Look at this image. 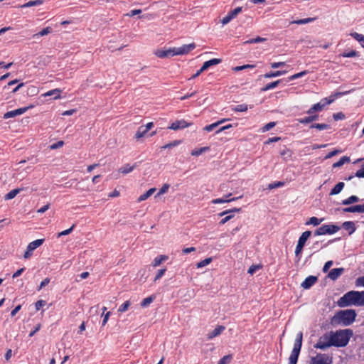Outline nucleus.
Listing matches in <instances>:
<instances>
[{
  "label": "nucleus",
  "instance_id": "f257e3e1",
  "mask_svg": "<svg viewBox=\"0 0 364 364\" xmlns=\"http://www.w3.org/2000/svg\"><path fill=\"white\" fill-rule=\"evenodd\" d=\"M340 307L349 306H364V291H350L338 301Z\"/></svg>",
  "mask_w": 364,
  "mask_h": 364
},
{
  "label": "nucleus",
  "instance_id": "f03ea898",
  "mask_svg": "<svg viewBox=\"0 0 364 364\" xmlns=\"http://www.w3.org/2000/svg\"><path fill=\"white\" fill-rule=\"evenodd\" d=\"M357 314L353 309L341 310L338 311L332 318V323L343 326H348L355 320Z\"/></svg>",
  "mask_w": 364,
  "mask_h": 364
},
{
  "label": "nucleus",
  "instance_id": "7ed1b4c3",
  "mask_svg": "<svg viewBox=\"0 0 364 364\" xmlns=\"http://www.w3.org/2000/svg\"><path fill=\"white\" fill-rule=\"evenodd\" d=\"M330 332L333 346L336 347H345L353 336V331L348 328Z\"/></svg>",
  "mask_w": 364,
  "mask_h": 364
},
{
  "label": "nucleus",
  "instance_id": "20e7f679",
  "mask_svg": "<svg viewBox=\"0 0 364 364\" xmlns=\"http://www.w3.org/2000/svg\"><path fill=\"white\" fill-rule=\"evenodd\" d=\"M302 340L303 333L302 332H299L294 341V348L289 358V364H296L302 346Z\"/></svg>",
  "mask_w": 364,
  "mask_h": 364
},
{
  "label": "nucleus",
  "instance_id": "39448f33",
  "mask_svg": "<svg viewBox=\"0 0 364 364\" xmlns=\"http://www.w3.org/2000/svg\"><path fill=\"white\" fill-rule=\"evenodd\" d=\"M333 346L331 332H328L321 336L318 342L314 345V348L320 350H326L328 348Z\"/></svg>",
  "mask_w": 364,
  "mask_h": 364
},
{
  "label": "nucleus",
  "instance_id": "423d86ee",
  "mask_svg": "<svg viewBox=\"0 0 364 364\" xmlns=\"http://www.w3.org/2000/svg\"><path fill=\"white\" fill-rule=\"evenodd\" d=\"M340 228L333 224L323 225L314 232L315 235H332L337 232Z\"/></svg>",
  "mask_w": 364,
  "mask_h": 364
},
{
  "label": "nucleus",
  "instance_id": "0eeeda50",
  "mask_svg": "<svg viewBox=\"0 0 364 364\" xmlns=\"http://www.w3.org/2000/svg\"><path fill=\"white\" fill-rule=\"evenodd\" d=\"M335 100V96H331L329 97L323 98L321 100V102L314 105L306 113L309 114H311L315 112L321 111L322 109L328 105L331 104Z\"/></svg>",
  "mask_w": 364,
  "mask_h": 364
},
{
  "label": "nucleus",
  "instance_id": "6e6552de",
  "mask_svg": "<svg viewBox=\"0 0 364 364\" xmlns=\"http://www.w3.org/2000/svg\"><path fill=\"white\" fill-rule=\"evenodd\" d=\"M332 358L327 354L317 353L310 359V364H331Z\"/></svg>",
  "mask_w": 364,
  "mask_h": 364
},
{
  "label": "nucleus",
  "instance_id": "1a4fd4ad",
  "mask_svg": "<svg viewBox=\"0 0 364 364\" xmlns=\"http://www.w3.org/2000/svg\"><path fill=\"white\" fill-rule=\"evenodd\" d=\"M240 210H241L240 208H235L233 209L227 210H225V211L220 213L219 214L220 216H223L225 215H227L220 220V223L223 224V225L226 223L228 221H229L234 217V214H233L234 213H239L240 211Z\"/></svg>",
  "mask_w": 364,
  "mask_h": 364
},
{
  "label": "nucleus",
  "instance_id": "9d476101",
  "mask_svg": "<svg viewBox=\"0 0 364 364\" xmlns=\"http://www.w3.org/2000/svg\"><path fill=\"white\" fill-rule=\"evenodd\" d=\"M31 107H33V106L21 107V108H18V109H16L14 110L7 112L4 114V119H6L15 117L18 115H21V114H24Z\"/></svg>",
  "mask_w": 364,
  "mask_h": 364
},
{
  "label": "nucleus",
  "instance_id": "9b49d317",
  "mask_svg": "<svg viewBox=\"0 0 364 364\" xmlns=\"http://www.w3.org/2000/svg\"><path fill=\"white\" fill-rule=\"evenodd\" d=\"M242 11L241 7H237L234 10L231 11L228 13L227 16H225L222 20L221 23L223 25H226L229 22H230L233 18H235L240 12Z\"/></svg>",
  "mask_w": 364,
  "mask_h": 364
},
{
  "label": "nucleus",
  "instance_id": "f8f14e48",
  "mask_svg": "<svg viewBox=\"0 0 364 364\" xmlns=\"http://www.w3.org/2000/svg\"><path fill=\"white\" fill-rule=\"evenodd\" d=\"M191 124L187 122L186 121L181 119V120H177L174 122H173L170 127H168V129L172 130H178L186 128L189 127Z\"/></svg>",
  "mask_w": 364,
  "mask_h": 364
},
{
  "label": "nucleus",
  "instance_id": "ddd939ff",
  "mask_svg": "<svg viewBox=\"0 0 364 364\" xmlns=\"http://www.w3.org/2000/svg\"><path fill=\"white\" fill-rule=\"evenodd\" d=\"M196 48V44L194 43L190 44L183 45L181 47H178L179 55H186L190 53Z\"/></svg>",
  "mask_w": 364,
  "mask_h": 364
},
{
  "label": "nucleus",
  "instance_id": "4468645a",
  "mask_svg": "<svg viewBox=\"0 0 364 364\" xmlns=\"http://www.w3.org/2000/svg\"><path fill=\"white\" fill-rule=\"evenodd\" d=\"M316 280L317 278L316 277L309 276L301 283V287L305 289H308L316 283Z\"/></svg>",
  "mask_w": 364,
  "mask_h": 364
},
{
  "label": "nucleus",
  "instance_id": "2eb2a0df",
  "mask_svg": "<svg viewBox=\"0 0 364 364\" xmlns=\"http://www.w3.org/2000/svg\"><path fill=\"white\" fill-rule=\"evenodd\" d=\"M343 271H344L343 268L332 269L329 272L328 277L332 280H336L342 274Z\"/></svg>",
  "mask_w": 364,
  "mask_h": 364
},
{
  "label": "nucleus",
  "instance_id": "dca6fc26",
  "mask_svg": "<svg viewBox=\"0 0 364 364\" xmlns=\"http://www.w3.org/2000/svg\"><path fill=\"white\" fill-rule=\"evenodd\" d=\"M225 330V327L223 326H218L214 330L209 332L208 334V338L212 339L218 336H219L223 331Z\"/></svg>",
  "mask_w": 364,
  "mask_h": 364
},
{
  "label": "nucleus",
  "instance_id": "f3484780",
  "mask_svg": "<svg viewBox=\"0 0 364 364\" xmlns=\"http://www.w3.org/2000/svg\"><path fill=\"white\" fill-rule=\"evenodd\" d=\"M220 62H221V60L218 59V58H213L210 60H208V61L205 62L203 63V65H202V67H201L202 70L205 71L207 69H208L210 67L219 64Z\"/></svg>",
  "mask_w": 364,
  "mask_h": 364
},
{
  "label": "nucleus",
  "instance_id": "a211bd4d",
  "mask_svg": "<svg viewBox=\"0 0 364 364\" xmlns=\"http://www.w3.org/2000/svg\"><path fill=\"white\" fill-rule=\"evenodd\" d=\"M311 231H305L299 237L297 245L299 246H302L303 247L305 245L306 242L311 236Z\"/></svg>",
  "mask_w": 364,
  "mask_h": 364
},
{
  "label": "nucleus",
  "instance_id": "6ab92c4d",
  "mask_svg": "<svg viewBox=\"0 0 364 364\" xmlns=\"http://www.w3.org/2000/svg\"><path fill=\"white\" fill-rule=\"evenodd\" d=\"M43 239H38L30 242L27 246L28 250L33 252V250L39 247L43 243Z\"/></svg>",
  "mask_w": 364,
  "mask_h": 364
},
{
  "label": "nucleus",
  "instance_id": "aec40b11",
  "mask_svg": "<svg viewBox=\"0 0 364 364\" xmlns=\"http://www.w3.org/2000/svg\"><path fill=\"white\" fill-rule=\"evenodd\" d=\"M23 190H24V188H19L14 189L5 195L4 199L6 200H11V199L14 198L17 196V194H18L20 192H21Z\"/></svg>",
  "mask_w": 364,
  "mask_h": 364
},
{
  "label": "nucleus",
  "instance_id": "412c9836",
  "mask_svg": "<svg viewBox=\"0 0 364 364\" xmlns=\"http://www.w3.org/2000/svg\"><path fill=\"white\" fill-rule=\"evenodd\" d=\"M168 257L165 255H161L156 257H155L152 262V266L154 267H156L159 266L162 262L166 261Z\"/></svg>",
  "mask_w": 364,
  "mask_h": 364
},
{
  "label": "nucleus",
  "instance_id": "4be33fe9",
  "mask_svg": "<svg viewBox=\"0 0 364 364\" xmlns=\"http://www.w3.org/2000/svg\"><path fill=\"white\" fill-rule=\"evenodd\" d=\"M61 90L60 89H53L48 91L47 92L43 94V97H50L53 96L55 100L60 98Z\"/></svg>",
  "mask_w": 364,
  "mask_h": 364
},
{
  "label": "nucleus",
  "instance_id": "5701e85b",
  "mask_svg": "<svg viewBox=\"0 0 364 364\" xmlns=\"http://www.w3.org/2000/svg\"><path fill=\"white\" fill-rule=\"evenodd\" d=\"M343 228L348 231L349 235L353 234L355 230V223L352 221H346L343 223Z\"/></svg>",
  "mask_w": 364,
  "mask_h": 364
},
{
  "label": "nucleus",
  "instance_id": "b1692460",
  "mask_svg": "<svg viewBox=\"0 0 364 364\" xmlns=\"http://www.w3.org/2000/svg\"><path fill=\"white\" fill-rule=\"evenodd\" d=\"M156 191V188H151L149 189L146 193H144V194L141 195L138 198L137 201L138 202H141V201H144V200H146L151 196H152L155 193Z\"/></svg>",
  "mask_w": 364,
  "mask_h": 364
},
{
  "label": "nucleus",
  "instance_id": "393cba45",
  "mask_svg": "<svg viewBox=\"0 0 364 364\" xmlns=\"http://www.w3.org/2000/svg\"><path fill=\"white\" fill-rule=\"evenodd\" d=\"M242 196H240L239 197H237V198H216V199H213L211 203L213 204H219V203H230V202H232V201H234L235 200H237L239 198H241Z\"/></svg>",
  "mask_w": 364,
  "mask_h": 364
},
{
  "label": "nucleus",
  "instance_id": "a878e982",
  "mask_svg": "<svg viewBox=\"0 0 364 364\" xmlns=\"http://www.w3.org/2000/svg\"><path fill=\"white\" fill-rule=\"evenodd\" d=\"M344 186H345V184L343 182H339L331 191L330 195L333 196V195H337V194L340 193L342 191Z\"/></svg>",
  "mask_w": 364,
  "mask_h": 364
},
{
  "label": "nucleus",
  "instance_id": "bb28decb",
  "mask_svg": "<svg viewBox=\"0 0 364 364\" xmlns=\"http://www.w3.org/2000/svg\"><path fill=\"white\" fill-rule=\"evenodd\" d=\"M350 36H352L354 39L359 42L360 46L364 48V35L360 34L356 32H353L350 33Z\"/></svg>",
  "mask_w": 364,
  "mask_h": 364
},
{
  "label": "nucleus",
  "instance_id": "cd10ccee",
  "mask_svg": "<svg viewBox=\"0 0 364 364\" xmlns=\"http://www.w3.org/2000/svg\"><path fill=\"white\" fill-rule=\"evenodd\" d=\"M285 73H286V71H282V70H277V71H274V72H269V73H265L264 75V77H265V78H274V77H279V76L283 75Z\"/></svg>",
  "mask_w": 364,
  "mask_h": 364
},
{
  "label": "nucleus",
  "instance_id": "c85d7f7f",
  "mask_svg": "<svg viewBox=\"0 0 364 364\" xmlns=\"http://www.w3.org/2000/svg\"><path fill=\"white\" fill-rule=\"evenodd\" d=\"M209 150H210L209 146H204V147H201V148H198V149H195L191 151V155L194 156H198Z\"/></svg>",
  "mask_w": 364,
  "mask_h": 364
},
{
  "label": "nucleus",
  "instance_id": "c756f323",
  "mask_svg": "<svg viewBox=\"0 0 364 364\" xmlns=\"http://www.w3.org/2000/svg\"><path fill=\"white\" fill-rule=\"evenodd\" d=\"M136 167V164L131 166L129 164H126L124 166L121 167L119 169V171L123 174H127L131 173Z\"/></svg>",
  "mask_w": 364,
  "mask_h": 364
},
{
  "label": "nucleus",
  "instance_id": "7c9ffc66",
  "mask_svg": "<svg viewBox=\"0 0 364 364\" xmlns=\"http://www.w3.org/2000/svg\"><path fill=\"white\" fill-rule=\"evenodd\" d=\"M322 221H323V218L318 219L316 217H311L305 223L306 225H312L314 226L318 225Z\"/></svg>",
  "mask_w": 364,
  "mask_h": 364
},
{
  "label": "nucleus",
  "instance_id": "2f4dec72",
  "mask_svg": "<svg viewBox=\"0 0 364 364\" xmlns=\"http://www.w3.org/2000/svg\"><path fill=\"white\" fill-rule=\"evenodd\" d=\"M359 201V198L356 196H351L349 198L342 200L341 204L344 205H348L354 203H357Z\"/></svg>",
  "mask_w": 364,
  "mask_h": 364
},
{
  "label": "nucleus",
  "instance_id": "473e14b6",
  "mask_svg": "<svg viewBox=\"0 0 364 364\" xmlns=\"http://www.w3.org/2000/svg\"><path fill=\"white\" fill-rule=\"evenodd\" d=\"M281 82H282V80H278L277 81L268 83L264 87L262 88V91L265 92L267 90H272V89L275 88Z\"/></svg>",
  "mask_w": 364,
  "mask_h": 364
},
{
  "label": "nucleus",
  "instance_id": "72a5a7b5",
  "mask_svg": "<svg viewBox=\"0 0 364 364\" xmlns=\"http://www.w3.org/2000/svg\"><path fill=\"white\" fill-rule=\"evenodd\" d=\"M154 54L158 58H164L170 57L169 53L168 52V49L167 50H162V49L156 50L154 51Z\"/></svg>",
  "mask_w": 364,
  "mask_h": 364
},
{
  "label": "nucleus",
  "instance_id": "f704fd0d",
  "mask_svg": "<svg viewBox=\"0 0 364 364\" xmlns=\"http://www.w3.org/2000/svg\"><path fill=\"white\" fill-rule=\"evenodd\" d=\"M155 299V296L152 295L144 299L141 302V306L143 308H146L149 306L153 301Z\"/></svg>",
  "mask_w": 364,
  "mask_h": 364
},
{
  "label": "nucleus",
  "instance_id": "c9c22d12",
  "mask_svg": "<svg viewBox=\"0 0 364 364\" xmlns=\"http://www.w3.org/2000/svg\"><path fill=\"white\" fill-rule=\"evenodd\" d=\"M231 109L234 112H244L247 111L248 106L246 104H240L232 107Z\"/></svg>",
  "mask_w": 364,
  "mask_h": 364
},
{
  "label": "nucleus",
  "instance_id": "e433bc0d",
  "mask_svg": "<svg viewBox=\"0 0 364 364\" xmlns=\"http://www.w3.org/2000/svg\"><path fill=\"white\" fill-rule=\"evenodd\" d=\"M318 118V115H311L305 118L298 119L299 122L301 124H309L313 121L316 120Z\"/></svg>",
  "mask_w": 364,
  "mask_h": 364
},
{
  "label": "nucleus",
  "instance_id": "4c0bfd02",
  "mask_svg": "<svg viewBox=\"0 0 364 364\" xmlns=\"http://www.w3.org/2000/svg\"><path fill=\"white\" fill-rule=\"evenodd\" d=\"M343 210L345 213H361L360 205L348 207V208H344Z\"/></svg>",
  "mask_w": 364,
  "mask_h": 364
},
{
  "label": "nucleus",
  "instance_id": "58836bf2",
  "mask_svg": "<svg viewBox=\"0 0 364 364\" xmlns=\"http://www.w3.org/2000/svg\"><path fill=\"white\" fill-rule=\"evenodd\" d=\"M43 4V1L41 0H35V1H30L23 5L21 6V8H27L31 6H39Z\"/></svg>",
  "mask_w": 364,
  "mask_h": 364
},
{
  "label": "nucleus",
  "instance_id": "ea45409f",
  "mask_svg": "<svg viewBox=\"0 0 364 364\" xmlns=\"http://www.w3.org/2000/svg\"><path fill=\"white\" fill-rule=\"evenodd\" d=\"M349 161H350V157L346 156H343L339 159L338 161L333 164V167H334V168L340 167V166H343L345 163H348Z\"/></svg>",
  "mask_w": 364,
  "mask_h": 364
},
{
  "label": "nucleus",
  "instance_id": "a19ab883",
  "mask_svg": "<svg viewBox=\"0 0 364 364\" xmlns=\"http://www.w3.org/2000/svg\"><path fill=\"white\" fill-rule=\"evenodd\" d=\"M147 132H148L146 130V129L144 127V126H141L139 127L138 130L136 131V132L135 134V138L140 139V138L143 137L144 136H145V134Z\"/></svg>",
  "mask_w": 364,
  "mask_h": 364
},
{
  "label": "nucleus",
  "instance_id": "79ce46f5",
  "mask_svg": "<svg viewBox=\"0 0 364 364\" xmlns=\"http://www.w3.org/2000/svg\"><path fill=\"white\" fill-rule=\"evenodd\" d=\"M314 18H303V19H299V20H295V21H293L291 23H295V24H306V23H311L314 21Z\"/></svg>",
  "mask_w": 364,
  "mask_h": 364
},
{
  "label": "nucleus",
  "instance_id": "37998d69",
  "mask_svg": "<svg viewBox=\"0 0 364 364\" xmlns=\"http://www.w3.org/2000/svg\"><path fill=\"white\" fill-rule=\"evenodd\" d=\"M211 262H212V258L208 257V258H206V259L198 262L196 264V267L198 269L203 268V267L208 265Z\"/></svg>",
  "mask_w": 364,
  "mask_h": 364
},
{
  "label": "nucleus",
  "instance_id": "c03bdc74",
  "mask_svg": "<svg viewBox=\"0 0 364 364\" xmlns=\"http://www.w3.org/2000/svg\"><path fill=\"white\" fill-rule=\"evenodd\" d=\"M52 31V29L50 27H46L45 28H43L41 31H40L39 33L35 34L33 36L34 38H37L38 36H46V35H48L50 33H51Z\"/></svg>",
  "mask_w": 364,
  "mask_h": 364
},
{
  "label": "nucleus",
  "instance_id": "a18cd8bd",
  "mask_svg": "<svg viewBox=\"0 0 364 364\" xmlns=\"http://www.w3.org/2000/svg\"><path fill=\"white\" fill-rule=\"evenodd\" d=\"M232 359V355L223 356L218 363V364H229Z\"/></svg>",
  "mask_w": 364,
  "mask_h": 364
},
{
  "label": "nucleus",
  "instance_id": "49530a36",
  "mask_svg": "<svg viewBox=\"0 0 364 364\" xmlns=\"http://www.w3.org/2000/svg\"><path fill=\"white\" fill-rule=\"evenodd\" d=\"M181 143V141L180 140H175V141H171V143H168V144L163 146L162 149H171L172 147L179 145Z\"/></svg>",
  "mask_w": 364,
  "mask_h": 364
},
{
  "label": "nucleus",
  "instance_id": "de8ad7c7",
  "mask_svg": "<svg viewBox=\"0 0 364 364\" xmlns=\"http://www.w3.org/2000/svg\"><path fill=\"white\" fill-rule=\"evenodd\" d=\"M265 41H266V38H264L257 37L255 38H252V39L247 41L245 43H249V44L257 43L264 42Z\"/></svg>",
  "mask_w": 364,
  "mask_h": 364
},
{
  "label": "nucleus",
  "instance_id": "09e8293b",
  "mask_svg": "<svg viewBox=\"0 0 364 364\" xmlns=\"http://www.w3.org/2000/svg\"><path fill=\"white\" fill-rule=\"evenodd\" d=\"M131 303L129 301H126L123 303L118 309L119 312H125L128 308L130 306Z\"/></svg>",
  "mask_w": 364,
  "mask_h": 364
},
{
  "label": "nucleus",
  "instance_id": "8fccbe9b",
  "mask_svg": "<svg viewBox=\"0 0 364 364\" xmlns=\"http://www.w3.org/2000/svg\"><path fill=\"white\" fill-rule=\"evenodd\" d=\"M255 67V65L247 64V65H241V66L235 67L232 68V70L234 71L237 72V71H240V70L247 69V68H254Z\"/></svg>",
  "mask_w": 364,
  "mask_h": 364
},
{
  "label": "nucleus",
  "instance_id": "3c124183",
  "mask_svg": "<svg viewBox=\"0 0 364 364\" xmlns=\"http://www.w3.org/2000/svg\"><path fill=\"white\" fill-rule=\"evenodd\" d=\"M169 186H170L168 183L164 184L155 197H158L166 193L168 191Z\"/></svg>",
  "mask_w": 364,
  "mask_h": 364
},
{
  "label": "nucleus",
  "instance_id": "603ef678",
  "mask_svg": "<svg viewBox=\"0 0 364 364\" xmlns=\"http://www.w3.org/2000/svg\"><path fill=\"white\" fill-rule=\"evenodd\" d=\"M311 128H316L319 130H324L329 128V125L326 124H314L311 126Z\"/></svg>",
  "mask_w": 364,
  "mask_h": 364
},
{
  "label": "nucleus",
  "instance_id": "864d4df0",
  "mask_svg": "<svg viewBox=\"0 0 364 364\" xmlns=\"http://www.w3.org/2000/svg\"><path fill=\"white\" fill-rule=\"evenodd\" d=\"M308 72L306 70H304V71L296 73V74L292 75L291 76H290L289 77V80H296L297 78L301 77L304 76Z\"/></svg>",
  "mask_w": 364,
  "mask_h": 364
},
{
  "label": "nucleus",
  "instance_id": "5fc2aeb1",
  "mask_svg": "<svg viewBox=\"0 0 364 364\" xmlns=\"http://www.w3.org/2000/svg\"><path fill=\"white\" fill-rule=\"evenodd\" d=\"M261 268L262 266L259 264L252 265L248 269V273L252 275L254 273H255L257 270L260 269Z\"/></svg>",
  "mask_w": 364,
  "mask_h": 364
},
{
  "label": "nucleus",
  "instance_id": "6e6d98bb",
  "mask_svg": "<svg viewBox=\"0 0 364 364\" xmlns=\"http://www.w3.org/2000/svg\"><path fill=\"white\" fill-rule=\"evenodd\" d=\"M275 125H276V122H271L269 123H267L266 125H264L262 128V132H266L269 131V129H271L272 128H273Z\"/></svg>",
  "mask_w": 364,
  "mask_h": 364
},
{
  "label": "nucleus",
  "instance_id": "4d7b16f0",
  "mask_svg": "<svg viewBox=\"0 0 364 364\" xmlns=\"http://www.w3.org/2000/svg\"><path fill=\"white\" fill-rule=\"evenodd\" d=\"M355 284L357 287H364V276L358 277L355 279Z\"/></svg>",
  "mask_w": 364,
  "mask_h": 364
},
{
  "label": "nucleus",
  "instance_id": "13d9d810",
  "mask_svg": "<svg viewBox=\"0 0 364 364\" xmlns=\"http://www.w3.org/2000/svg\"><path fill=\"white\" fill-rule=\"evenodd\" d=\"M166 271V268L159 269L155 277H154V281L156 282V281L159 280V279H161L164 275Z\"/></svg>",
  "mask_w": 364,
  "mask_h": 364
},
{
  "label": "nucleus",
  "instance_id": "bf43d9fd",
  "mask_svg": "<svg viewBox=\"0 0 364 364\" xmlns=\"http://www.w3.org/2000/svg\"><path fill=\"white\" fill-rule=\"evenodd\" d=\"M74 227H75V225H73L70 228L67 229L65 230H63V231L59 232L58 234V237H62V236L67 235L70 234L73 231Z\"/></svg>",
  "mask_w": 364,
  "mask_h": 364
},
{
  "label": "nucleus",
  "instance_id": "052dcab7",
  "mask_svg": "<svg viewBox=\"0 0 364 364\" xmlns=\"http://www.w3.org/2000/svg\"><path fill=\"white\" fill-rule=\"evenodd\" d=\"M219 125V123H213L211 124L205 126L203 129L207 132H211Z\"/></svg>",
  "mask_w": 364,
  "mask_h": 364
},
{
  "label": "nucleus",
  "instance_id": "680f3d73",
  "mask_svg": "<svg viewBox=\"0 0 364 364\" xmlns=\"http://www.w3.org/2000/svg\"><path fill=\"white\" fill-rule=\"evenodd\" d=\"M46 304V301H44V300H38L37 302H36L35 304V308H36V311H39L41 309V307H43V306H45Z\"/></svg>",
  "mask_w": 364,
  "mask_h": 364
},
{
  "label": "nucleus",
  "instance_id": "e2e57ef3",
  "mask_svg": "<svg viewBox=\"0 0 364 364\" xmlns=\"http://www.w3.org/2000/svg\"><path fill=\"white\" fill-rule=\"evenodd\" d=\"M341 55L344 58H352L357 55V52L355 50H351L348 53H343Z\"/></svg>",
  "mask_w": 364,
  "mask_h": 364
},
{
  "label": "nucleus",
  "instance_id": "0e129e2a",
  "mask_svg": "<svg viewBox=\"0 0 364 364\" xmlns=\"http://www.w3.org/2000/svg\"><path fill=\"white\" fill-rule=\"evenodd\" d=\"M64 142L63 141H59L57 143L53 144L50 145V149H56L58 148H60L63 146Z\"/></svg>",
  "mask_w": 364,
  "mask_h": 364
},
{
  "label": "nucleus",
  "instance_id": "69168bd1",
  "mask_svg": "<svg viewBox=\"0 0 364 364\" xmlns=\"http://www.w3.org/2000/svg\"><path fill=\"white\" fill-rule=\"evenodd\" d=\"M168 52L169 53L170 56L179 55V54L178 53V48H169V49H168Z\"/></svg>",
  "mask_w": 364,
  "mask_h": 364
},
{
  "label": "nucleus",
  "instance_id": "338daca9",
  "mask_svg": "<svg viewBox=\"0 0 364 364\" xmlns=\"http://www.w3.org/2000/svg\"><path fill=\"white\" fill-rule=\"evenodd\" d=\"M280 154L285 159L291 157L290 151L288 149H284L282 151H281Z\"/></svg>",
  "mask_w": 364,
  "mask_h": 364
},
{
  "label": "nucleus",
  "instance_id": "774afa93",
  "mask_svg": "<svg viewBox=\"0 0 364 364\" xmlns=\"http://www.w3.org/2000/svg\"><path fill=\"white\" fill-rule=\"evenodd\" d=\"M355 176L358 178H364V166H363L360 169L358 170Z\"/></svg>",
  "mask_w": 364,
  "mask_h": 364
}]
</instances>
